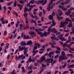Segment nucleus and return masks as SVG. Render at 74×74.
<instances>
[{
  "label": "nucleus",
  "instance_id": "nucleus-1",
  "mask_svg": "<svg viewBox=\"0 0 74 74\" xmlns=\"http://www.w3.org/2000/svg\"><path fill=\"white\" fill-rule=\"evenodd\" d=\"M37 33L38 34H40L42 37H43V36H47V35H49L50 34V32H44L43 34H42V33L40 32V31H38Z\"/></svg>",
  "mask_w": 74,
  "mask_h": 74
},
{
  "label": "nucleus",
  "instance_id": "nucleus-2",
  "mask_svg": "<svg viewBox=\"0 0 74 74\" xmlns=\"http://www.w3.org/2000/svg\"><path fill=\"white\" fill-rule=\"evenodd\" d=\"M60 24L61 25L59 26L60 28H61V27H64V25H68V24H69V22L66 21L64 22L61 21L60 22Z\"/></svg>",
  "mask_w": 74,
  "mask_h": 74
},
{
  "label": "nucleus",
  "instance_id": "nucleus-3",
  "mask_svg": "<svg viewBox=\"0 0 74 74\" xmlns=\"http://www.w3.org/2000/svg\"><path fill=\"white\" fill-rule=\"evenodd\" d=\"M67 57H64L62 56H60L58 58V60L59 62L60 63H61L62 62V60H66V59H67Z\"/></svg>",
  "mask_w": 74,
  "mask_h": 74
},
{
  "label": "nucleus",
  "instance_id": "nucleus-4",
  "mask_svg": "<svg viewBox=\"0 0 74 74\" xmlns=\"http://www.w3.org/2000/svg\"><path fill=\"white\" fill-rule=\"evenodd\" d=\"M31 10H32V9H31V8L28 9L26 7H25L24 8V12L25 13H26V12H27V11H30Z\"/></svg>",
  "mask_w": 74,
  "mask_h": 74
},
{
  "label": "nucleus",
  "instance_id": "nucleus-5",
  "mask_svg": "<svg viewBox=\"0 0 74 74\" xmlns=\"http://www.w3.org/2000/svg\"><path fill=\"white\" fill-rule=\"evenodd\" d=\"M48 6L47 7V10L48 11H50L51 10V9H52V8H53V7L52 6H50V5H48Z\"/></svg>",
  "mask_w": 74,
  "mask_h": 74
},
{
  "label": "nucleus",
  "instance_id": "nucleus-6",
  "mask_svg": "<svg viewBox=\"0 0 74 74\" xmlns=\"http://www.w3.org/2000/svg\"><path fill=\"white\" fill-rule=\"evenodd\" d=\"M45 1L44 2V0H42L40 1V3H41V4H43L42 5H44V4H46V3L47 2V0H45Z\"/></svg>",
  "mask_w": 74,
  "mask_h": 74
},
{
  "label": "nucleus",
  "instance_id": "nucleus-7",
  "mask_svg": "<svg viewBox=\"0 0 74 74\" xmlns=\"http://www.w3.org/2000/svg\"><path fill=\"white\" fill-rule=\"evenodd\" d=\"M23 56V55L19 56H15V59L16 60H19L20 58H22Z\"/></svg>",
  "mask_w": 74,
  "mask_h": 74
},
{
  "label": "nucleus",
  "instance_id": "nucleus-8",
  "mask_svg": "<svg viewBox=\"0 0 74 74\" xmlns=\"http://www.w3.org/2000/svg\"><path fill=\"white\" fill-rule=\"evenodd\" d=\"M0 21L2 22L1 24H5V22L4 20V17H2L0 19Z\"/></svg>",
  "mask_w": 74,
  "mask_h": 74
},
{
  "label": "nucleus",
  "instance_id": "nucleus-9",
  "mask_svg": "<svg viewBox=\"0 0 74 74\" xmlns=\"http://www.w3.org/2000/svg\"><path fill=\"white\" fill-rule=\"evenodd\" d=\"M58 13L59 14V15H60V16H62V15H63V12H62V10H58Z\"/></svg>",
  "mask_w": 74,
  "mask_h": 74
},
{
  "label": "nucleus",
  "instance_id": "nucleus-10",
  "mask_svg": "<svg viewBox=\"0 0 74 74\" xmlns=\"http://www.w3.org/2000/svg\"><path fill=\"white\" fill-rule=\"evenodd\" d=\"M18 48L20 51H23V50H24L25 49V47H21L19 46L18 47Z\"/></svg>",
  "mask_w": 74,
  "mask_h": 74
},
{
  "label": "nucleus",
  "instance_id": "nucleus-11",
  "mask_svg": "<svg viewBox=\"0 0 74 74\" xmlns=\"http://www.w3.org/2000/svg\"><path fill=\"white\" fill-rule=\"evenodd\" d=\"M29 34H30V36L31 37H34V32H31L29 33Z\"/></svg>",
  "mask_w": 74,
  "mask_h": 74
},
{
  "label": "nucleus",
  "instance_id": "nucleus-12",
  "mask_svg": "<svg viewBox=\"0 0 74 74\" xmlns=\"http://www.w3.org/2000/svg\"><path fill=\"white\" fill-rule=\"evenodd\" d=\"M32 61V59L31 58V56H30L28 60H27L26 63L27 64L29 62H31Z\"/></svg>",
  "mask_w": 74,
  "mask_h": 74
},
{
  "label": "nucleus",
  "instance_id": "nucleus-13",
  "mask_svg": "<svg viewBox=\"0 0 74 74\" xmlns=\"http://www.w3.org/2000/svg\"><path fill=\"white\" fill-rule=\"evenodd\" d=\"M61 56H62L64 57V58H67L66 56H65V53H64V52L63 51H62L61 55Z\"/></svg>",
  "mask_w": 74,
  "mask_h": 74
},
{
  "label": "nucleus",
  "instance_id": "nucleus-14",
  "mask_svg": "<svg viewBox=\"0 0 74 74\" xmlns=\"http://www.w3.org/2000/svg\"><path fill=\"white\" fill-rule=\"evenodd\" d=\"M52 25H51V27H52L56 25V23H55V21L53 20H52Z\"/></svg>",
  "mask_w": 74,
  "mask_h": 74
},
{
  "label": "nucleus",
  "instance_id": "nucleus-15",
  "mask_svg": "<svg viewBox=\"0 0 74 74\" xmlns=\"http://www.w3.org/2000/svg\"><path fill=\"white\" fill-rule=\"evenodd\" d=\"M66 45L67 47H68V48H69V49L70 50H71V51H73V48H70V47H71L70 45H70L69 44H67Z\"/></svg>",
  "mask_w": 74,
  "mask_h": 74
},
{
  "label": "nucleus",
  "instance_id": "nucleus-16",
  "mask_svg": "<svg viewBox=\"0 0 74 74\" xmlns=\"http://www.w3.org/2000/svg\"><path fill=\"white\" fill-rule=\"evenodd\" d=\"M71 11H69V10H68V11L67 12H66L65 14L66 15L68 16L70 14H71Z\"/></svg>",
  "mask_w": 74,
  "mask_h": 74
},
{
  "label": "nucleus",
  "instance_id": "nucleus-17",
  "mask_svg": "<svg viewBox=\"0 0 74 74\" xmlns=\"http://www.w3.org/2000/svg\"><path fill=\"white\" fill-rule=\"evenodd\" d=\"M49 18V19L50 20H51L52 19V20H53V16H52V15H49L48 17Z\"/></svg>",
  "mask_w": 74,
  "mask_h": 74
},
{
  "label": "nucleus",
  "instance_id": "nucleus-18",
  "mask_svg": "<svg viewBox=\"0 0 74 74\" xmlns=\"http://www.w3.org/2000/svg\"><path fill=\"white\" fill-rule=\"evenodd\" d=\"M45 60V57L44 56H43L40 58V60L41 62H42Z\"/></svg>",
  "mask_w": 74,
  "mask_h": 74
},
{
  "label": "nucleus",
  "instance_id": "nucleus-19",
  "mask_svg": "<svg viewBox=\"0 0 74 74\" xmlns=\"http://www.w3.org/2000/svg\"><path fill=\"white\" fill-rule=\"evenodd\" d=\"M45 61L46 62L47 64L50 63H51V59L49 58L47 59H46Z\"/></svg>",
  "mask_w": 74,
  "mask_h": 74
},
{
  "label": "nucleus",
  "instance_id": "nucleus-20",
  "mask_svg": "<svg viewBox=\"0 0 74 74\" xmlns=\"http://www.w3.org/2000/svg\"><path fill=\"white\" fill-rule=\"evenodd\" d=\"M73 23L71 22H70L69 23V25H67V27H71L72 26V24Z\"/></svg>",
  "mask_w": 74,
  "mask_h": 74
},
{
  "label": "nucleus",
  "instance_id": "nucleus-21",
  "mask_svg": "<svg viewBox=\"0 0 74 74\" xmlns=\"http://www.w3.org/2000/svg\"><path fill=\"white\" fill-rule=\"evenodd\" d=\"M32 41L30 40L28 41L27 43V45H32Z\"/></svg>",
  "mask_w": 74,
  "mask_h": 74
},
{
  "label": "nucleus",
  "instance_id": "nucleus-22",
  "mask_svg": "<svg viewBox=\"0 0 74 74\" xmlns=\"http://www.w3.org/2000/svg\"><path fill=\"white\" fill-rule=\"evenodd\" d=\"M39 53L40 54H42L43 53V51H44V49L42 48L40 49Z\"/></svg>",
  "mask_w": 74,
  "mask_h": 74
},
{
  "label": "nucleus",
  "instance_id": "nucleus-23",
  "mask_svg": "<svg viewBox=\"0 0 74 74\" xmlns=\"http://www.w3.org/2000/svg\"><path fill=\"white\" fill-rule=\"evenodd\" d=\"M21 45L22 46H23L24 45H26V43L25 42H24L22 41L21 42Z\"/></svg>",
  "mask_w": 74,
  "mask_h": 74
},
{
  "label": "nucleus",
  "instance_id": "nucleus-24",
  "mask_svg": "<svg viewBox=\"0 0 74 74\" xmlns=\"http://www.w3.org/2000/svg\"><path fill=\"white\" fill-rule=\"evenodd\" d=\"M57 16L58 19L59 21H60V19H62L63 18V16H62L61 17H59V15L58 14L57 15Z\"/></svg>",
  "mask_w": 74,
  "mask_h": 74
},
{
  "label": "nucleus",
  "instance_id": "nucleus-25",
  "mask_svg": "<svg viewBox=\"0 0 74 74\" xmlns=\"http://www.w3.org/2000/svg\"><path fill=\"white\" fill-rule=\"evenodd\" d=\"M56 1V0H50V3L48 4V5H50L52 4V1Z\"/></svg>",
  "mask_w": 74,
  "mask_h": 74
},
{
  "label": "nucleus",
  "instance_id": "nucleus-26",
  "mask_svg": "<svg viewBox=\"0 0 74 74\" xmlns=\"http://www.w3.org/2000/svg\"><path fill=\"white\" fill-rule=\"evenodd\" d=\"M74 66V64L68 66V68L69 69H70V68H73Z\"/></svg>",
  "mask_w": 74,
  "mask_h": 74
},
{
  "label": "nucleus",
  "instance_id": "nucleus-27",
  "mask_svg": "<svg viewBox=\"0 0 74 74\" xmlns=\"http://www.w3.org/2000/svg\"><path fill=\"white\" fill-rule=\"evenodd\" d=\"M65 20L66 21H67L68 22H71V20L68 18H66V19H65Z\"/></svg>",
  "mask_w": 74,
  "mask_h": 74
},
{
  "label": "nucleus",
  "instance_id": "nucleus-28",
  "mask_svg": "<svg viewBox=\"0 0 74 74\" xmlns=\"http://www.w3.org/2000/svg\"><path fill=\"white\" fill-rule=\"evenodd\" d=\"M16 0H15L14 2V7H16Z\"/></svg>",
  "mask_w": 74,
  "mask_h": 74
},
{
  "label": "nucleus",
  "instance_id": "nucleus-29",
  "mask_svg": "<svg viewBox=\"0 0 74 74\" xmlns=\"http://www.w3.org/2000/svg\"><path fill=\"white\" fill-rule=\"evenodd\" d=\"M8 46H9V44L8 43H7L5 47V49H8Z\"/></svg>",
  "mask_w": 74,
  "mask_h": 74
},
{
  "label": "nucleus",
  "instance_id": "nucleus-30",
  "mask_svg": "<svg viewBox=\"0 0 74 74\" xmlns=\"http://www.w3.org/2000/svg\"><path fill=\"white\" fill-rule=\"evenodd\" d=\"M51 29H52L51 28V27H49L48 28V29H47L48 31L49 32H50V31L51 32Z\"/></svg>",
  "mask_w": 74,
  "mask_h": 74
},
{
  "label": "nucleus",
  "instance_id": "nucleus-31",
  "mask_svg": "<svg viewBox=\"0 0 74 74\" xmlns=\"http://www.w3.org/2000/svg\"><path fill=\"white\" fill-rule=\"evenodd\" d=\"M31 22L32 23H34L36 25L37 24L36 23V21H34L32 19L31 21Z\"/></svg>",
  "mask_w": 74,
  "mask_h": 74
},
{
  "label": "nucleus",
  "instance_id": "nucleus-32",
  "mask_svg": "<svg viewBox=\"0 0 74 74\" xmlns=\"http://www.w3.org/2000/svg\"><path fill=\"white\" fill-rule=\"evenodd\" d=\"M7 31H5L4 33L3 36H5L7 35Z\"/></svg>",
  "mask_w": 74,
  "mask_h": 74
},
{
  "label": "nucleus",
  "instance_id": "nucleus-33",
  "mask_svg": "<svg viewBox=\"0 0 74 74\" xmlns=\"http://www.w3.org/2000/svg\"><path fill=\"white\" fill-rule=\"evenodd\" d=\"M51 15L53 16H55V12L54 11L52 12Z\"/></svg>",
  "mask_w": 74,
  "mask_h": 74
},
{
  "label": "nucleus",
  "instance_id": "nucleus-34",
  "mask_svg": "<svg viewBox=\"0 0 74 74\" xmlns=\"http://www.w3.org/2000/svg\"><path fill=\"white\" fill-rule=\"evenodd\" d=\"M34 0H32V1H30L29 4L31 3L32 4H34Z\"/></svg>",
  "mask_w": 74,
  "mask_h": 74
},
{
  "label": "nucleus",
  "instance_id": "nucleus-35",
  "mask_svg": "<svg viewBox=\"0 0 74 74\" xmlns=\"http://www.w3.org/2000/svg\"><path fill=\"white\" fill-rule=\"evenodd\" d=\"M36 5H31V9L33 8H34V7H36Z\"/></svg>",
  "mask_w": 74,
  "mask_h": 74
},
{
  "label": "nucleus",
  "instance_id": "nucleus-36",
  "mask_svg": "<svg viewBox=\"0 0 74 74\" xmlns=\"http://www.w3.org/2000/svg\"><path fill=\"white\" fill-rule=\"evenodd\" d=\"M31 16L32 17L34 18H38V17H37V16H33V14H31Z\"/></svg>",
  "mask_w": 74,
  "mask_h": 74
},
{
  "label": "nucleus",
  "instance_id": "nucleus-37",
  "mask_svg": "<svg viewBox=\"0 0 74 74\" xmlns=\"http://www.w3.org/2000/svg\"><path fill=\"white\" fill-rule=\"evenodd\" d=\"M68 39H69V40L70 41H71V40H72V39H71V36H68Z\"/></svg>",
  "mask_w": 74,
  "mask_h": 74
},
{
  "label": "nucleus",
  "instance_id": "nucleus-38",
  "mask_svg": "<svg viewBox=\"0 0 74 74\" xmlns=\"http://www.w3.org/2000/svg\"><path fill=\"white\" fill-rule=\"evenodd\" d=\"M60 36H58V38H59L60 40H62V39H63L64 38V37H62L60 38Z\"/></svg>",
  "mask_w": 74,
  "mask_h": 74
},
{
  "label": "nucleus",
  "instance_id": "nucleus-39",
  "mask_svg": "<svg viewBox=\"0 0 74 74\" xmlns=\"http://www.w3.org/2000/svg\"><path fill=\"white\" fill-rule=\"evenodd\" d=\"M55 52L56 53L58 54V53H60V51H55Z\"/></svg>",
  "mask_w": 74,
  "mask_h": 74
},
{
  "label": "nucleus",
  "instance_id": "nucleus-40",
  "mask_svg": "<svg viewBox=\"0 0 74 74\" xmlns=\"http://www.w3.org/2000/svg\"><path fill=\"white\" fill-rule=\"evenodd\" d=\"M3 8L4 11V12L5 13V10H6V7H5V6H4L3 7Z\"/></svg>",
  "mask_w": 74,
  "mask_h": 74
},
{
  "label": "nucleus",
  "instance_id": "nucleus-41",
  "mask_svg": "<svg viewBox=\"0 0 74 74\" xmlns=\"http://www.w3.org/2000/svg\"><path fill=\"white\" fill-rule=\"evenodd\" d=\"M59 55H56L55 56V57L54 58V59H56V58H58V57L59 56Z\"/></svg>",
  "mask_w": 74,
  "mask_h": 74
},
{
  "label": "nucleus",
  "instance_id": "nucleus-42",
  "mask_svg": "<svg viewBox=\"0 0 74 74\" xmlns=\"http://www.w3.org/2000/svg\"><path fill=\"white\" fill-rule=\"evenodd\" d=\"M38 51V50H36V51H33V53H35L36 54L37 53V52Z\"/></svg>",
  "mask_w": 74,
  "mask_h": 74
},
{
  "label": "nucleus",
  "instance_id": "nucleus-43",
  "mask_svg": "<svg viewBox=\"0 0 74 74\" xmlns=\"http://www.w3.org/2000/svg\"><path fill=\"white\" fill-rule=\"evenodd\" d=\"M27 6L28 7H29V8H31V6L30 5L29 3H27Z\"/></svg>",
  "mask_w": 74,
  "mask_h": 74
},
{
  "label": "nucleus",
  "instance_id": "nucleus-44",
  "mask_svg": "<svg viewBox=\"0 0 74 74\" xmlns=\"http://www.w3.org/2000/svg\"><path fill=\"white\" fill-rule=\"evenodd\" d=\"M62 10H63V11H67V8H62Z\"/></svg>",
  "mask_w": 74,
  "mask_h": 74
},
{
  "label": "nucleus",
  "instance_id": "nucleus-45",
  "mask_svg": "<svg viewBox=\"0 0 74 74\" xmlns=\"http://www.w3.org/2000/svg\"><path fill=\"white\" fill-rule=\"evenodd\" d=\"M12 2H9L7 3V5H10L11 4H12Z\"/></svg>",
  "mask_w": 74,
  "mask_h": 74
},
{
  "label": "nucleus",
  "instance_id": "nucleus-46",
  "mask_svg": "<svg viewBox=\"0 0 74 74\" xmlns=\"http://www.w3.org/2000/svg\"><path fill=\"white\" fill-rule=\"evenodd\" d=\"M55 30V28H54L53 29H51V33H53V32H54Z\"/></svg>",
  "mask_w": 74,
  "mask_h": 74
},
{
  "label": "nucleus",
  "instance_id": "nucleus-47",
  "mask_svg": "<svg viewBox=\"0 0 74 74\" xmlns=\"http://www.w3.org/2000/svg\"><path fill=\"white\" fill-rule=\"evenodd\" d=\"M24 55L25 56H28V54H27V53H24Z\"/></svg>",
  "mask_w": 74,
  "mask_h": 74
},
{
  "label": "nucleus",
  "instance_id": "nucleus-48",
  "mask_svg": "<svg viewBox=\"0 0 74 74\" xmlns=\"http://www.w3.org/2000/svg\"><path fill=\"white\" fill-rule=\"evenodd\" d=\"M67 64V63H65L64 64V65L62 66V68H64L65 67H66V65Z\"/></svg>",
  "mask_w": 74,
  "mask_h": 74
},
{
  "label": "nucleus",
  "instance_id": "nucleus-49",
  "mask_svg": "<svg viewBox=\"0 0 74 74\" xmlns=\"http://www.w3.org/2000/svg\"><path fill=\"white\" fill-rule=\"evenodd\" d=\"M28 51V50H26V49H25L23 51L24 53H27Z\"/></svg>",
  "mask_w": 74,
  "mask_h": 74
},
{
  "label": "nucleus",
  "instance_id": "nucleus-50",
  "mask_svg": "<svg viewBox=\"0 0 74 74\" xmlns=\"http://www.w3.org/2000/svg\"><path fill=\"white\" fill-rule=\"evenodd\" d=\"M21 69L22 70V71H23V72H25V69H24V67H21Z\"/></svg>",
  "mask_w": 74,
  "mask_h": 74
},
{
  "label": "nucleus",
  "instance_id": "nucleus-51",
  "mask_svg": "<svg viewBox=\"0 0 74 74\" xmlns=\"http://www.w3.org/2000/svg\"><path fill=\"white\" fill-rule=\"evenodd\" d=\"M35 45H37V46H38V47L39 48H40V45H39V44L37 43V44H34Z\"/></svg>",
  "mask_w": 74,
  "mask_h": 74
},
{
  "label": "nucleus",
  "instance_id": "nucleus-52",
  "mask_svg": "<svg viewBox=\"0 0 74 74\" xmlns=\"http://www.w3.org/2000/svg\"><path fill=\"white\" fill-rule=\"evenodd\" d=\"M69 2H70V1H65V4H67L68 3H69Z\"/></svg>",
  "mask_w": 74,
  "mask_h": 74
},
{
  "label": "nucleus",
  "instance_id": "nucleus-53",
  "mask_svg": "<svg viewBox=\"0 0 74 74\" xmlns=\"http://www.w3.org/2000/svg\"><path fill=\"white\" fill-rule=\"evenodd\" d=\"M74 9V8H71L70 9H69L68 10L69 11H71V10H73Z\"/></svg>",
  "mask_w": 74,
  "mask_h": 74
},
{
  "label": "nucleus",
  "instance_id": "nucleus-54",
  "mask_svg": "<svg viewBox=\"0 0 74 74\" xmlns=\"http://www.w3.org/2000/svg\"><path fill=\"white\" fill-rule=\"evenodd\" d=\"M14 72H15V70H13L12 73H11V74H16V73H15Z\"/></svg>",
  "mask_w": 74,
  "mask_h": 74
},
{
  "label": "nucleus",
  "instance_id": "nucleus-55",
  "mask_svg": "<svg viewBox=\"0 0 74 74\" xmlns=\"http://www.w3.org/2000/svg\"><path fill=\"white\" fill-rule=\"evenodd\" d=\"M25 21H26V22H25L26 23V24H27V25H29V23H28V21H27V19L26 18L25 19Z\"/></svg>",
  "mask_w": 74,
  "mask_h": 74
},
{
  "label": "nucleus",
  "instance_id": "nucleus-56",
  "mask_svg": "<svg viewBox=\"0 0 74 74\" xmlns=\"http://www.w3.org/2000/svg\"><path fill=\"white\" fill-rule=\"evenodd\" d=\"M68 72H69V71H65L63 73V74H66V73H68Z\"/></svg>",
  "mask_w": 74,
  "mask_h": 74
},
{
  "label": "nucleus",
  "instance_id": "nucleus-57",
  "mask_svg": "<svg viewBox=\"0 0 74 74\" xmlns=\"http://www.w3.org/2000/svg\"><path fill=\"white\" fill-rule=\"evenodd\" d=\"M18 51H19V49H18L15 51L14 54H16L18 52Z\"/></svg>",
  "mask_w": 74,
  "mask_h": 74
},
{
  "label": "nucleus",
  "instance_id": "nucleus-58",
  "mask_svg": "<svg viewBox=\"0 0 74 74\" xmlns=\"http://www.w3.org/2000/svg\"><path fill=\"white\" fill-rule=\"evenodd\" d=\"M51 38L52 39V40H55L56 39L55 37H53V36H51Z\"/></svg>",
  "mask_w": 74,
  "mask_h": 74
},
{
  "label": "nucleus",
  "instance_id": "nucleus-59",
  "mask_svg": "<svg viewBox=\"0 0 74 74\" xmlns=\"http://www.w3.org/2000/svg\"><path fill=\"white\" fill-rule=\"evenodd\" d=\"M19 3L21 4H23L24 3V2L22 1H19Z\"/></svg>",
  "mask_w": 74,
  "mask_h": 74
},
{
  "label": "nucleus",
  "instance_id": "nucleus-60",
  "mask_svg": "<svg viewBox=\"0 0 74 74\" xmlns=\"http://www.w3.org/2000/svg\"><path fill=\"white\" fill-rule=\"evenodd\" d=\"M29 26H28V25H26V26L25 28V29H27L29 28Z\"/></svg>",
  "mask_w": 74,
  "mask_h": 74
},
{
  "label": "nucleus",
  "instance_id": "nucleus-61",
  "mask_svg": "<svg viewBox=\"0 0 74 74\" xmlns=\"http://www.w3.org/2000/svg\"><path fill=\"white\" fill-rule=\"evenodd\" d=\"M36 49H37V47L36 46H35L34 47V50H36Z\"/></svg>",
  "mask_w": 74,
  "mask_h": 74
},
{
  "label": "nucleus",
  "instance_id": "nucleus-62",
  "mask_svg": "<svg viewBox=\"0 0 74 74\" xmlns=\"http://www.w3.org/2000/svg\"><path fill=\"white\" fill-rule=\"evenodd\" d=\"M43 71H44V69L42 68V69L40 71V74H41Z\"/></svg>",
  "mask_w": 74,
  "mask_h": 74
},
{
  "label": "nucleus",
  "instance_id": "nucleus-63",
  "mask_svg": "<svg viewBox=\"0 0 74 74\" xmlns=\"http://www.w3.org/2000/svg\"><path fill=\"white\" fill-rule=\"evenodd\" d=\"M41 65L43 67H46V65H45L44 64H43L42 63Z\"/></svg>",
  "mask_w": 74,
  "mask_h": 74
},
{
  "label": "nucleus",
  "instance_id": "nucleus-64",
  "mask_svg": "<svg viewBox=\"0 0 74 74\" xmlns=\"http://www.w3.org/2000/svg\"><path fill=\"white\" fill-rule=\"evenodd\" d=\"M33 72V71H29L27 73V74H30V73H32Z\"/></svg>",
  "mask_w": 74,
  "mask_h": 74
}]
</instances>
